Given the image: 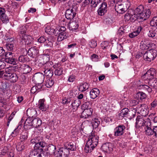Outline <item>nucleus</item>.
Segmentation results:
<instances>
[{
    "label": "nucleus",
    "instance_id": "4d7b16f0",
    "mask_svg": "<svg viewBox=\"0 0 157 157\" xmlns=\"http://www.w3.org/2000/svg\"><path fill=\"white\" fill-rule=\"evenodd\" d=\"M12 41L11 43L7 44H6V48L9 51H11L13 50L14 47L13 45V43Z\"/></svg>",
    "mask_w": 157,
    "mask_h": 157
},
{
    "label": "nucleus",
    "instance_id": "6ab92c4d",
    "mask_svg": "<svg viewBox=\"0 0 157 157\" xmlns=\"http://www.w3.org/2000/svg\"><path fill=\"white\" fill-rule=\"evenodd\" d=\"M115 8L116 11L120 14L124 13L126 10V8L122 4L116 5Z\"/></svg>",
    "mask_w": 157,
    "mask_h": 157
},
{
    "label": "nucleus",
    "instance_id": "f03ea898",
    "mask_svg": "<svg viewBox=\"0 0 157 157\" xmlns=\"http://www.w3.org/2000/svg\"><path fill=\"white\" fill-rule=\"evenodd\" d=\"M157 55L156 51L153 49L147 51L144 55V59L147 61H151L154 59Z\"/></svg>",
    "mask_w": 157,
    "mask_h": 157
},
{
    "label": "nucleus",
    "instance_id": "ea45409f",
    "mask_svg": "<svg viewBox=\"0 0 157 157\" xmlns=\"http://www.w3.org/2000/svg\"><path fill=\"white\" fill-rule=\"evenodd\" d=\"M91 103L90 101L85 102L81 106V109L83 111L91 109Z\"/></svg>",
    "mask_w": 157,
    "mask_h": 157
},
{
    "label": "nucleus",
    "instance_id": "c9c22d12",
    "mask_svg": "<svg viewBox=\"0 0 157 157\" xmlns=\"http://www.w3.org/2000/svg\"><path fill=\"white\" fill-rule=\"evenodd\" d=\"M138 87L139 89H142L147 91L148 93L151 92L152 91L151 88L148 86L144 84L140 85L138 86Z\"/></svg>",
    "mask_w": 157,
    "mask_h": 157
},
{
    "label": "nucleus",
    "instance_id": "a18cd8bd",
    "mask_svg": "<svg viewBox=\"0 0 157 157\" xmlns=\"http://www.w3.org/2000/svg\"><path fill=\"white\" fill-rule=\"evenodd\" d=\"M45 75L48 76L49 78L52 77L53 74L52 69L50 68H47L44 71Z\"/></svg>",
    "mask_w": 157,
    "mask_h": 157
},
{
    "label": "nucleus",
    "instance_id": "f8f14e48",
    "mask_svg": "<svg viewBox=\"0 0 157 157\" xmlns=\"http://www.w3.org/2000/svg\"><path fill=\"white\" fill-rule=\"evenodd\" d=\"M129 111L127 108H124L122 109L118 114L119 118L120 119H122L125 117L130 118Z\"/></svg>",
    "mask_w": 157,
    "mask_h": 157
},
{
    "label": "nucleus",
    "instance_id": "393cba45",
    "mask_svg": "<svg viewBox=\"0 0 157 157\" xmlns=\"http://www.w3.org/2000/svg\"><path fill=\"white\" fill-rule=\"evenodd\" d=\"M31 126H33L35 128H37L41 125L42 121L39 118H37L33 119L31 121Z\"/></svg>",
    "mask_w": 157,
    "mask_h": 157
},
{
    "label": "nucleus",
    "instance_id": "c03bdc74",
    "mask_svg": "<svg viewBox=\"0 0 157 157\" xmlns=\"http://www.w3.org/2000/svg\"><path fill=\"white\" fill-rule=\"evenodd\" d=\"M144 8L143 6L140 5L139 6L135 9V12L137 15V17L141 13L144 11Z\"/></svg>",
    "mask_w": 157,
    "mask_h": 157
},
{
    "label": "nucleus",
    "instance_id": "ddd939ff",
    "mask_svg": "<svg viewBox=\"0 0 157 157\" xmlns=\"http://www.w3.org/2000/svg\"><path fill=\"white\" fill-rule=\"evenodd\" d=\"M151 124L150 122L147 121L146 126L144 128L145 130L146 134L148 136H151L154 134L153 127L152 128L151 127Z\"/></svg>",
    "mask_w": 157,
    "mask_h": 157
},
{
    "label": "nucleus",
    "instance_id": "052dcab7",
    "mask_svg": "<svg viewBox=\"0 0 157 157\" xmlns=\"http://www.w3.org/2000/svg\"><path fill=\"white\" fill-rule=\"evenodd\" d=\"M137 18H138V19H142V20L143 21L145 20L146 19H147V17H145V14H144V13L143 12L141 13L140 14V15H138Z\"/></svg>",
    "mask_w": 157,
    "mask_h": 157
},
{
    "label": "nucleus",
    "instance_id": "49530a36",
    "mask_svg": "<svg viewBox=\"0 0 157 157\" xmlns=\"http://www.w3.org/2000/svg\"><path fill=\"white\" fill-rule=\"evenodd\" d=\"M0 17L2 21L4 24H6L9 22V19L8 17L6 14H4L2 16H0Z\"/></svg>",
    "mask_w": 157,
    "mask_h": 157
},
{
    "label": "nucleus",
    "instance_id": "8fccbe9b",
    "mask_svg": "<svg viewBox=\"0 0 157 157\" xmlns=\"http://www.w3.org/2000/svg\"><path fill=\"white\" fill-rule=\"evenodd\" d=\"M136 97L138 99L142 100L145 98L146 97V94L142 92H139L136 94Z\"/></svg>",
    "mask_w": 157,
    "mask_h": 157
},
{
    "label": "nucleus",
    "instance_id": "bf43d9fd",
    "mask_svg": "<svg viewBox=\"0 0 157 157\" xmlns=\"http://www.w3.org/2000/svg\"><path fill=\"white\" fill-rule=\"evenodd\" d=\"M21 29L19 35L21 38V36H23L25 34L26 30V28L25 27H23Z\"/></svg>",
    "mask_w": 157,
    "mask_h": 157
},
{
    "label": "nucleus",
    "instance_id": "4c0bfd02",
    "mask_svg": "<svg viewBox=\"0 0 157 157\" xmlns=\"http://www.w3.org/2000/svg\"><path fill=\"white\" fill-rule=\"evenodd\" d=\"M80 103L78 99L75 100L71 104V106L73 109H76L80 105Z\"/></svg>",
    "mask_w": 157,
    "mask_h": 157
},
{
    "label": "nucleus",
    "instance_id": "e433bc0d",
    "mask_svg": "<svg viewBox=\"0 0 157 157\" xmlns=\"http://www.w3.org/2000/svg\"><path fill=\"white\" fill-rule=\"evenodd\" d=\"M148 84L151 87L157 89V79L155 78L149 81Z\"/></svg>",
    "mask_w": 157,
    "mask_h": 157
},
{
    "label": "nucleus",
    "instance_id": "a878e982",
    "mask_svg": "<svg viewBox=\"0 0 157 157\" xmlns=\"http://www.w3.org/2000/svg\"><path fill=\"white\" fill-rule=\"evenodd\" d=\"M76 15V13H73L69 9L66 10L65 14L66 18L70 21L74 18Z\"/></svg>",
    "mask_w": 157,
    "mask_h": 157
},
{
    "label": "nucleus",
    "instance_id": "6e6d98bb",
    "mask_svg": "<svg viewBox=\"0 0 157 157\" xmlns=\"http://www.w3.org/2000/svg\"><path fill=\"white\" fill-rule=\"evenodd\" d=\"M72 98H65L62 99V103L64 105H67L72 101Z\"/></svg>",
    "mask_w": 157,
    "mask_h": 157
},
{
    "label": "nucleus",
    "instance_id": "e2e57ef3",
    "mask_svg": "<svg viewBox=\"0 0 157 157\" xmlns=\"http://www.w3.org/2000/svg\"><path fill=\"white\" fill-rule=\"evenodd\" d=\"M63 71V70L61 68H58L55 71V74L56 75L59 76L62 74Z\"/></svg>",
    "mask_w": 157,
    "mask_h": 157
},
{
    "label": "nucleus",
    "instance_id": "b1692460",
    "mask_svg": "<svg viewBox=\"0 0 157 157\" xmlns=\"http://www.w3.org/2000/svg\"><path fill=\"white\" fill-rule=\"evenodd\" d=\"M64 147L66 148L68 150H69L73 151L76 149V147L75 144L74 142H67L64 144Z\"/></svg>",
    "mask_w": 157,
    "mask_h": 157
},
{
    "label": "nucleus",
    "instance_id": "f3484780",
    "mask_svg": "<svg viewBox=\"0 0 157 157\" xmlns=\"http://www.w3.org/2000/svg\"><path fill=\"white\" fill-rule=\"evenodd\" d=\"M101 149L104 152H108L112 150V145L111 143H107L103 144L101 147Z\"/></svg>",
    "mask_w": 157,
    "mask_h": 157
},
{
    "label": "nucleus",
    "instance_id": "2eb2a0df",
    "mask_svg": "<svg viewBox=\"0 0 157 157\" xmlns=\"http://www.w3.org/2000/svg\"><path fill=\"white\" fill-rule=\"evenodd\" d=\"M38 141L36 144H35L34 148L36 149H42L40 147L43 148L46 145L47 146V144H46L44 141L42 137H40L39 138Z\"/></svg>",
    "mask_w": 157,
    "mask_h": 157
},
{
    "label": "nucleus",
    "instance_id": "2f4dec72",
    "mask_svg": "<svg viewBox=\"0 0 157 157\" xmlns=\"http://www.w3.org/2000/svg\"><path fill=\"white\" fill-rule=\"evenodd\" d=\"M35 63L36 68H40L42 66L44 63H45L43 60V59L41 58L36 59L35 61Z\"/></svg>",
    "mask_w": 157,
    "mask_h": 157
},
{
    "label": "nucleus",
    "instance_id": "13d9d810",
    "mask_svg": "<svg viewBox=\"0 0 157 157\" xmlns=\"http://www.w3.org/2000/svg\"><path fill=\"white\" fill-rule=\"evenodd\" d=\"M150 24L152 26H157V17H154L150 21Z\"/></svg>",
    "mask_w": 157,
    "mask_h": 157
},
{
    "label": "nucleus",
    "instance_id": "a19ab883",
    "mask_svg": "<svg viewBox=\"0 0 157 157\" xmlns=\"http://www.w3.org/2000/svg\"><path fill=\"white\" fill-rule=\"evenodd\" d=\"M89 85L87 83L85 82L81 85H80L79 87V90L83 92L86 91L89 88Z\"/></svg>",
    "mask_w": 157,
    "mask_h": 157
},
{
    "label": "nucleus",
    "instance_id": "9d476101",
    "mask_svg": "<svg viewBox=\"0 0 157 157\" xmlns=\"http://www.w3.org/2000/svg\"><path fill=\"white\" fill-rule=\"evenodd\" d=\"M44 75L40 73H36L33 75V79L36 83L40 84H41L44 80Z\"/></svg>",
    "mask_w": 157,
    "mask_h": 157
},
{
    "label": "nucleus",
    "instance_id": "f257e3e1",
    "mask_svg": "<svg viewBox=\"0 0 157 157\" xmlns=\"http://www.w3.org/2000/svg\"><path fill=\"white\" fill-rule=\"evenodd\" d=\"M98 137L92 133L88 138L85 147L84 148L85 152L90 153L97 146L98 142Z\"/></svg>",
    "mask_w": 157,
    "mask_h": 157
},
{
    "label": "nucleus",
    "instance_id": "680f3d73",
    "mask_svg": "<svg viewBox=\"0 0 157 157\" xmlns=\"http://www.w3.org/2000/svg\"><path fill=\"white\" fill-rule=\"evenodd\" d=\"M9 148L8 146H5L2 150L1 153L2 155H4L6 153H7L9 151Z\"/></svg>",
    "mask_w": 157,
    "mask_h": 157
},
{
    "label": "nucleus",
    "instance_id": "cd10ccee",
    "mask_svg": "<svg viewBox=\"0 0 157 157\" xmlns=\"http://www.w3.org/2000/svg\"><path fill=\"white\" fill-rule=\"evenodd\" d=\"M20 68L24 74L28 73L31 70V67L28 65L25 64L21 65Z\"/></svg>",
    "mask_w": 157,
    "mask_h": 157
},
{
    "label": "nucleus",
    "instance_id": "338daca9",
    "mask_svg": "<svg viewBox=\"0 0 157 157\" xmlns=\"http://www.w3.org/2000/svg\"><path fill=\"white\" fill-rule=\"evenodd\" d=\"M132 17H133V15L130 14L129 13H127L125 15L124 17L126 20L128 21L132 19Z\"/></svg>",
    "mask_w": 157,
    "mask_h": 157
},
{
    "label": "nucleus",
    "instance_id": "864d4df0",
    "mask_svg": "<svg viewBox=\"0 0 157 157\" xmlns=\"http://www.w3.org/2000/svg\"><path fill=\"white\" fill-rule=\"evenodd\" d=\"M157 33V31H155V29L154 30H150L148 33V35L149 37H155L156 35H157V34L156 33Z\"/></svg>",
    "mask_w": 157,
    "mask_h": 157
},
{
    "label": "nucleus",
    "instance_id": "4468645a",
    "mask_svg": "<svg viewBox=\"0 0 157 157\" xmlns=\"http://www.w3.org/2000/svg\"><path fill=\"white\" fill-rule=\"evenodd\" d=\"M107 4L105 2H103L101 7L98 10V14L100 16L103 15L107 11Z\"/></svg>",
    "mask_w": 157,
    "mask_h": 157
},
{
    "label": "nucleus",
    "instance_id": "5fc2aeb1",
    "mask_svg": "<svg viewBox=\"0 0 157 157\" xmlns=\"http://www.w3.org/2000/svg\"><path fill=\"white\" fill-rule=\"evenodd\" d=\"M78 9L77 5L75 4H73L72 6L68 9L73 12V13L76 14V11Z\"/></svg>",
    "mask_w": 157,
    "mask_h": 157
},
{
    "label": "nucleus",
    "instance_id": "6e6552de",
    "mask_svg": "<svg viewBox=\"0 0 157 157\" xmlns=\"http://www.w3.org/2000/svg\"><path fill=\"white\" fill-rule=\"evenodd\" d=\"M135 126L136 128H139L142 127L144 128L146 126L147 121H145L143 117L138 116L136 119Z\"/></svg>",
    "mask_w": 157,
    "mask_h": 157
},
{
    "label": "nucleus",
    "instance_id": "3c124183",
    "mask_svg": "<svg viewBox=\"0 0 157 157\" xmlns=\"http://www.w3.org/2000/svg\"><path fill=\"white\" fill-rule=\"evenodd\" d=\"M25 147L24 144L19 143L17 144L16 146V149L18 151H20L25 149Z\"/></svg>",
    "mask_w": 157,
    "mask_h": 157
},
{
    "label": "nucleus",
    "instance_id": "bb28decb",
    "mask_svg": "<svg viewBox=\"0 0 157 157\" xmlns=\"http://www.w3.org/2000/svg\"><path fill=\"white\" fill-rule=\"evenodd\" d=\"M45 32L50 35H57L56 28L54 29L49 26H48L45 28Z\"/></svg>",
    "mask_w": 157,
    "mask_h": 157
},
{
    "label": "nucleus",
    "instance_id": "0eeeda50",
    "mask_svg": "<svg viewBox=\"0 0 157 157\" xmlns=\"http://www.w3.org/2000/svg\"><path fill=\"white\" fill-rule=\"evenodd\" d=\"M13 53L11 52H6L5 55V61L8 63L13 65L17 64V60L13 58Z\"/></svg>",
    "mask_w": 157,
    "mask_h": 157
},
{
    "label": "nucleus",
    "instance_id": "79ce46f5",
    "mask_svg": "<svg viewBox=\"0 0 157 157\" xmlns=\"http://www.w3.org/2000/svg\"><path fill=\"white\" fill-rule=\"evenodd\" d=\"M58 34L59 35L57 38V40L59 41H60L64 39H66L68 36L67 33H63V34L58 33Z\"/></svg>",
    "mask_w": 157,
    "mask_h": 157
},
{
    "label": "nucleus",
    "instance_id": "c85d7f7f",
    "mask_svg": "<svg viewBox=\"0 0 157 157\" xmlns=\"http://www.w3.org/2000/svg\"><path fill=\"white\" fill-rule=\"evenodd\" d=\"M28 116L30 117H35L36 114V111L34 109H29L27 111Z\"/></svg>",
    "mask_w": 157,
    "mask_h": 157
},
{
    "label": "nucleus",
    "instance_id": "72a5a7b5",
    "mask_svg": "<svg viewBox=\"0 0 157 157\" xmlns=\"http://www.w3.org/2000/svg\"><path fill=\"white\" fill-rule=\"evenodd\" d=\"M100 123V119L97 118L93 119L91 122L92 125L94 128H96L99 125Z\"/></svg>",
    "mask_w": 157,
    "mask_h": 157
},
{
    "label": "nucleus",
    "instance_id": "20e7f679",
    "mask_svg": "<svg viewBox=\"0 0 157 157\" xmlns=\"http://www.w3.org/2000/svg\"><path fill=\"white\" fill-rule=\"evenodd\" d=\"M53 38L52 36L46 38L44 36H41L37 40L38 42L40 43H45V46L52 47L53 46Z\"/></svg>",
    "mask_w": 157,
    "mask_h": 157
},
{
    "label": "nucleus",
    "instance_id": "5701e85b",
    "mask_svg": "<svg viewBox=\"0 0 157 157\" xmlns=\"http://www.w3.org/2000/svg\"><path fill=\"white\" fill-rule=\"evenodd\" d=\"M100 91L97 88L92 89L90 92V96L91 98L94 99L99 95Z\"/></svg>",
    "mask_w": 157,
    "mask_h": 157
},
{
    "label": "nucleus",
    "instance_id": "473e14b6",
    "mask_svg": "<svg viewBox=\"0 0 157 157\" xmlns=\"http://www.w3.org/2000/svg\"><path fill=\"white\" fill-rule=\"evenodd\" d=\"M8 78V80H10L11 82H16L18 79L17 75L13 73H10L9 77Z\"/></svg>",
    "mask_w": 157,
    "mask_h": 157
},
{
    "label": "nucleus",
    "instance_id": "aec40b11",
    "mask_svg": "<svg viewBox=\"0 0 157 157\" xmlns=\"http://www.w3.org/2000/svg\"><path fill=\"white\" fill-rule=\"evenodd\" d=\"M78 21H72L69 22L68 27L69 29L72 31H75L78 27Z\"/></svg>",
    "mask_w": 157,
    "mask_h": 157
},
{
    "label": "nucleus",
    "instance_id": "774afa93",
    "mask_svg": "<svg viewBox=\"0 0 157 157\" xmlns=\"http://www.w3.org/2000/svg\"><path fill=\"white\" fill-rule=\"evenodd\" d=\"M144 13V14H145L146 17H147V19L149 17L151 14V12L150 10L149 9L145 10Z\"/></svg>",
    "mask_w": 157,
    "mask_h": 157
},
{
    "label": "nucleus",
    "instance_id": "de8ad7c7",
    "mask_svg": "<svg viewBox=\"0 0 157 157\" xmlns=\"http://www.w3.org/2000/svg\"><path fill=\"white\" fill-rule=\"evenodd\" d=\"M18 60L19 61L23 63L29 61V58L26 55H21L19 57Z\"/></svg>",
    "mask_w": 157,
    "mask_h": 157
},
{
    "label": "nucleus",
    "instance_id": "58836bf2",
    "mask_svg": "<svg viewBox=\"0 0 157 157\" xmlns=\"http://www.w3.org/2000/svg\"><path fill=\"white\" fill-rule=\"evenodd\" d=\"M54 83V81L52 78H47L45 82V85L48 88L52 87Z\"/></svg>",
    "mask_w": 157,
    "mask_h": 157
},
{
    "label": "nucleus",
    "instance_id": "09e8293b",
    "mask_svg": "<svg viewBox=\"0 0 157 157\" xmlns=\"http://www.w3.org/2000/svg\"><path fill=\"white\" fill-rule=\"evenodd\" d=\"M28 133L25 132L22 134L20 138L21 141V142H24L28 138Z\"/></svg>",
    "mask_w": 157,
    "mask_h": 157
},
{
    "label": "nucleus",
    "instance_id": "412c9836",
    "mask_svg": "<svg viewBox=\"0 0 157 157\" xmlns=\"http://www.w3.org/2000/svg\"><path fill=\"white\" fill-rule=\"evenodd\" d=\"M93 113V109L92 108L83 110L82 113V117L84 118H87L90 117Z\"/></svg>",
    "mask_w": 157,
    "mask_h": 157
},
{
    "label": "nucleus",
    "instance_id": "a211bd4d",
    "mask_svg": "<svg viewBox=\"0 0 157 157\" xmlns=\"http://www.w3.org/2000/svg\"><path fill=\"white\" fill-rule=\"evenodd\" d=\"M45 102V100L44 99H41L39 101L37 106L38 108L42 111H45L47 110Z\"/></svg>",
    "mask_w": 157,
    "mask_h": 157
},
{
    "label": "nucleus",
    "instance_id": "9b49d317",
    "mask_svg": "<svg viewBox=\"0 0 157 157\" xmlns=\"http://www.w3.org/2000/svg\"><path fill=\"white\" fill-rule=\"evenodd\" d=\"M29 56L33 57H37L39 54V48L35 46L30 48L28 52Z\"/></svg>",
    "mask_w": 157,
    "mask_h": 157
},
{
    "label": "nucleus",
    "instance_id": "69168bd1",
    "mask_svg": "<svg viewBox=\"0 0 157 157\" xmlns=\"http://www.w3.org/2000/svg\"><path fill=\"white\" fill-rule=\"evenodd\" d=\"M98 56L95 54H93L91 57V59L93 61H98Z\"/></svg>",
    "mask_w": 157,
    "mask_h": 157
},
{
    "label": "nucleus",
    "instance_id": "39448f33",
    "mask_svg": "<svg viewBox=\"0 0 157 157\" xmlns=\"http://www.w3.org/2000/svg\"><path fill=\"white\" fill-rule=\"evenodd\" d=\"M43 149H36L30 151L29 157H46Z\"/></svg>",
    "mask_w": 157,
    "mask_h": 157
},
{
    "label": "nucleus",
    "instance_id": "0e129e2a",
    "mask_svg": "<svg viewBox=\"0 0 157 157\" xmlns=\"http://www.w3.org/2000/svg\"><path fill=\"white\" fill-rule=\"evenodd\" d=\"M13 68L12 67H9L6 68L4 71L5 73L7 74L13 73L12 72Z\"/></svg>",
    "mask_w": 157,
    "mask_h": 157
},
{
    "label": "nucleus",
    "instance_id": "7ed1b4c3",
    "mask_svg": "<svg viewBox=\"0 0 157 157\" xmlns=\"http://www.w3.org/2000/svg\"><path fill=\"white\" fill-rule=\"evenodd\" d=\"M156 71L153 68L149 69L142 77L144 80H147L149 81L156 78Z\"/></svg>",
    "mask_w": 157,
    "mask_h": 157
},
{
    "label": "nucleus",
    "instance_id": "f704fd0d",
    "mask_svg": "<svg viewBox=\"0 0 157 157\" xmlns=\"http://www.w3.org/2000/svg\"><path fill=\"white\" fill-rule=\"evenodd\" d=\"M66 29L64 26H58L56 28V33L57 35L58 33L63 34L67 33L66 32Z\"/></svg>",
    "mask_w": 157,
    "mask_h": 157
},
{
    "label": "nucleus",
    "instance_id": "7c9ffc66",
    "mask_svg": "<svg viewBox=\"0 0 157 157\" xmlns=\"http://www.w3.org/2000/svg\"><path fill=\"white\" fill-rule=\"evenodd\" d=\"M151 45L148 42L142 41L140 44V47L141 49L147 50L150 47Z\"/></svg>",
    "mask_w": 157,
    "mask_h": 157
},
{
    "label": "nucleus",
    "instance_id": "603ef678",
    "mask_svg": "<svg viewBox=\"0 0 157 157\" xmlns=\"http://www.w3.org/2000/svg\"><path fill=\"white\" fill-rule=\"evenodd\" d=\"M89 45L91 48H94L97 46V41L94 40H91L89 43Z\"/></svg>",
    "mask_w": 157,
    "mask_h": 157
},
{
    "label": "nucleus",
    "instance_id": "4be33fe9",
    "mask_svg": "<svg viewBox=\"0 0 157 157\" xmlns=\"http://www.w3.org/2000/svg\"><path fill=\"white\" fill-rule=\"evenodd\" d=\"M21 39L24 40L25 44L29 45L31 44L33 41V39L30 36L28 35H25L21 36Z\"/></svg>",
    "mask_w": 157,
    "mask_h": 157
},
{
    "label": "nucleus",
    "instance_id": "dca6fc26",
    "mask_svg": "<svg viewBox=\"0 0 157 157\" xmlns=\"http://www.w3.org/2000/svg\"><path fill=\"white\" fill-rule=\"evenodd\" d=\"M147 106L145 104L140 105L138 106V109L140 110V113L143 116H145L147 114Z\"/></svg>",
    "mask_w": 157,
    "mask_h": 157
},
{
    "label": "nucleus",
    "instance_id": "37998d69",
    "mask_svg": "<svg viewBox=\"0 0 157 157\" xmlns=\"http://www.w3.org/2000/svg\"><path fill=\"white\" fill-rule=\"evenodd\" d=\"M21 126H18V127L14 129L11 134L12 137H14L16 136L21 132Z\"/></svg>",
    "mask_w": 157,
    "mask_h": 157
},
{
    "label": "nucleus",
    "instance_id": "423d86ee",
    "mask_svg": "<svg viewBox=\"0 0 157 157\" xmlns=\"http://www.w3.org/2000/svg\"><path fill=\"white\" fill-rule=\"evenodd\" d=\"M69 154V151L64 147L59 148L58 151L54 153L56 157H67Z\"/></svg>",
    "mask_w": 157,
    "mask_h": 157
},
{
    "label": "nucleus",
    "instance_id": "c756f323",
    "mask_svg": "<svg viewBox=\"0 0 157 157\" xmlns=\"http://www.w3.org/2000/svg\"><path fill=\"white\" fill-rule=\"evenodd\" d=\"M56 147L54 145L52 144H49L46 147L45 150L48 151L49 152L51 153H56L55 152V151L56 150Z\"/></svg>",
    "mask_w": 157,
    "mask_h": 157
},
{
    "label": "nucleus",
    "instance_id": "1a4fd4ad",
    "mask_svg": "<svg viewBox=\"0 0 157 157\" xmlns=\"http://www.w3.org/2000/svg\"><path fill=\"white\" fill-rule=\"evenodd\" d=\"M126 128L123 125H119L114 129V135L116 136L123 135Z\"/></svg>",
    "mask_w": 157,
    "mask_h": 157
}]
</instances>
